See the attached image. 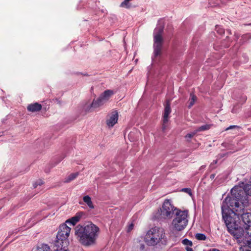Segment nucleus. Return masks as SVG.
<instances>
[{"label": "nucleus", "mask_w": 251, "mask_h": 251, "mask_svg": "<svg viewBox=\"0 0 251 251\" xmlns=\"http://www.w3.org/2000/svg\"><path fill=\"white\" fill-rule=\"evenodd\" d=\"M231 197L226 198L222 205V211L224 220L226 218L231 219L237 218L239 219V215L244 210V204L247 200L244 197L242 187L234 186L231 190Z\"/></svg>", "instance_id": "obj_1"}, {"label": "nucleus", "mask_w": 251, "mask_h": 251, "mask_svg": "<svg viewBox=\"0 0 251 251\" xmlns=\"http://www.w3.org/2000/svg\"><path fill=\"white\" fill-rule=\"evenodd\" d=\"M237 218L231 219L226 218L224 220L228 231L237 240L239 244H243L244 247L240 248V251H251L247 246L251 248V234L248 233V229L245 230L239 226Z\"/></svg>", "instance_id": "obj_2"}, {"label": "nucleus", "mask_w": 251, "mask_h": 251, "mask_svg": "<svg viewBox=\"0 0 251 251\" xmlns=\"http://www.w3.org/2000/svg\"><path fill=\"white\" fill-rule=\"evenodd\" d=\"M75 230L76 239L85 246L95 244L100 232V228L92 223L78 225L75 226Z\"/></svg>", "instance_id": "obj_3"}, {"label": "nucleus", "mask_w": 251, "mask_h": 251, "mask_svg": "<svg viewBox=\"0 0 251 251\" xmlns=\"http://www.w3.org/2000/svg\"><path fill=\"white\" fill-rule=\"evenodd\" d=\"M144 240L148 246H154L166 245L167 239L164 229L155 226L148 231Z\"/></svg>", "instance_id": "obj_4"}, {"label": "nucleus", "mask_w": 251, "mask_h": 251, "mask_svg": "<svg viewBox=\"0 0 251 251\" xmlns=\"http://www.w3.org/2000/svg\"><path fill=\"white\" fill-rule=\"evenodd\" d=\"M188 211L177 209L175 217L172 221L174 229L176 231H181L187 226L188 222Z\"/></svg>", "instance_id": "obj_5"}, {"label": "nucleus", "mask_w": 251, "mask_h": 251, "mask_svg": "<svg viewBox=\"0 0 251 251\" xmlns=\"http://www.w3.org/2000/svg\"><path fill=\"white\" fill-rule=\"evenodd\" d=\"M163 28L159 26L156 28L153 32V57H156L161 54L163 37L162 36Z\"/></svg>", "instance_id": "obj_6"}, {"label": "nucleus", "mask_w": 251, "mask_h": 251, "mask_svg": "<svg viewBox=\"0 0 251 251\" xmlns=\"http://www.w3.org/2000/svg\"><path fill=\"white\" fill-rule=\"evenodd\" d=\"M71 228L64 224L59 227V231L56 235V240L54 244L60 246L62 244L64 246H68L69 245V241L68 238L69 236Z\"/></svg>", "instance_id": "obj_7"}, {"label": "nucleus", "mask_w": 251, "mask_h": 251, "mask_svg": "<svg viewBox=\"0 0 251 251\" xmlns=\"http://www.w3.org/2000/svg\"><path fill=\"white\" fill-rule=\"evenodd\" d=\"M177 209L173 205L169 200H166L162 207L158 210L156 217L158 219H169L172 217L173 211Z\"/></svg>", "instance_id": "obj_8"}, {"label": "nucleus", "mask_w": 251, "mask_h": 251, "mask_svg": "<svg viewBox=\"0 0 251 251\" xmlns=\"http://www.w3.org/2000/svg\"><path fill=\"white\" fill-rule=\"evenodd\" d=\"M115 92L112 90H106L102 93L99 97L92 102V106L99 107L107 102Z\"/></svg>", "instance_id": "obj_9"}, {"label": "nucleus", "mask_w": 251, "mask_h": 251, "mask_svg": "<svg viewBox=\"0 0 251 251\" xmlns=\"http://www.w3.org/2000/svg\"><path fill=\"white\" fill-rule=\"evenodd\" d=\"M118 113L116 110L111 111L108 115L106 121L107 126L110 128L113 127L118 122Z\"/></svg>", "instance_id": "obj_10"}, {"label": "nucleus", "mask_w": 251, "mask_h": 251, "mask_svg": "<svg viewBox=\"0 0 251 251\" xmlns=\"http://www.w3.org/2000/svg\"><path fill=\"white\" fill-rule=\"evenodd\" d=\"M171 109L170 107V103L169 100L167 101L165 105L164 112L163 117V124L162 126V129L164 131L167 126V123L168 122L169 115L171 113Z\"/></svg>", "instance_id": "obj_11"}, {"label": "nucleus", "mask_w": 251, "mask_h": 251, "mask_svg": "<svg viewBox=\"0 0 251 251\" xmlns=\"http://www.w3.org/2000/svg\"><path fill=\"white\" fill-rule=\"evenodd\" d=\"M241 215L243 222L246 225L244 226L245 228L248 229V233L251 234V213H244V211Z\"/></svg>", "instance_id": "obj_12"}, {"label": "nucleus", "mask_w": 251, "mask_h": 251, "mask_svg": "<svg viewBox=\"0 0 251 251\" xmlns=\"http://www.w3.org/2000/svg\"><path fill=\"white\" fill-rule=\"evenodd\" d=\"M42 108V105L38 103H34L28 105L27 107V110L32 112L40 111Z\"/></svg>", "instance_id": "obj_13"}, {"label": "nucleus", "mask_w": 251, "mask_h": 251, "mask_svg": "<svg viewBox=\"0 0 251 251\" xmlns=\"http://www.w3.org/2000/svg\"><path fill=\"white\" fill-rule=\"evenodd\" d=\"M82 215V213H77L75 216L72 217L70 219L67 220L66 223H70L72 226H74L75 224H76V223H77L79 221Z\"/></svg>", "instance_id": "obj_14"}, {"label": "nucleus", "mask_w": 251, "mask_h": 251, "mask_svg": "<svg viewBox=\"0 0 251 251\" xmlns=\"http://www.w3.org/2000/svg\"><path fill=\"white\" fill-rule=\"evenodd\" d=\"M182 243L185 246V249L187 251H193V249L191 248L193 245L191 241L187 239H184L182 241Z\"/></svg>", "instance_id": "obj_15"}, {"label": "nucleus", "mask_w": 251, "mask_h": 251, "mask_svg": "<svg viewBox=\"0 0 251 251\" xmlns=\"http://www.w3.org/2000/svg\"><path fill=\"white\" fill-rule=\"evenodd\" d=\"M84 202L88 205L90 209H94V205L91 200V198L88 195L85 196L83 198Z\"/></svg>", "instance_id": "obj_16"}, {"label": "nucleus", "mask_w": 251, "mask_h": 251, "mask_svg": "<svg viewBox=\"0 0 251 251\" xmlns=\"http://www.w3.org/2000/svg\"><path fill=\"white\" fill-rule=\"evenodd\" d=\"M197 97L194 95L193 94H190V99L188 101V108H191L193 105L195 104L196 101L197 100Z\"/></svg>", "instance_id": "obj_17"}, {"label": "nucleus", "mask_w": 251, "mask_h": 251, "mask_svg": "<svg viewBox=\"0 0 251 251\" xmlns=\"http://www.w3.org/2000/svg\"><path fill=\"white\" fill-rule=\"evenodd\" d=\"M78 175V173H72L66 177L64 179L66 183L70 182L75 179Z\"/></svg>", "instance_id": "obj_18"}, {"label": "nucleus", "mask_w": 251, "mask_h": 251, "mask_svg": "<svg viewBox=\"0 0 251 251\" xmlns=\"http://www.w3.org/2000/svg\"><path fill=\"white\" fill-rule=\"evenodd\" d=\"M242 190L244 192V194L245 193L246 195L251 196V184H247L243 188L242 187Z\"/></svg>", "instance_id": "obj_19"}, {"label": "nucleus", "mask_w": 251, "mask_h": 251, "mask_svg": "<svg viewBox=\"0 0 251 251\" xmlns=\"http://www.w3.org/2000/svg\"><path fill=\"white\" fill-rule=\"evenodd\" d=\"M55 245V247L56 249L54 251H69L66 248L67 246H63L62 244L60 245V246H58L57 245Z\"/></svg>", "instance_id": "obj_20"}, {"label": "nucleus", "mask_w": 251, "mask_h": 251, "mask_svg": "<svg viewBox=\"0 0 251 251\" xmlns=\"http://www.w3.org/2000/svg\"><path fill=\"white\" fill-rule=\"evenodd\" d=\"M131 0H125L123 2H122L120 4V7L128 8L130 7V4L129 3V1Z\"/></svg>", "instance_id": "obj_21"}, {"label": "nucleus", "mask_w": 251, "mask_h": 251, "mask_svg": "<svg viewBox=\"0 0 251 251\" xmlns=\"http://www.w3.org/2000/svg\"><path fill=\"white\" fill-rule=\"evenodd\" d=\"M92 103H86L84 106L83 109L86 112H90L91 111L92 108H96L94 106H92Z\"/></svg>", "instance_id": "obj_22"}, {"label": "nucleus", "mask_w": 251, "mask_h": 251, "mask_svg": "<svg viewBox=\"0 0 251 251\" xmlns=\"http://www.w3.org/2000/svg\"><path fill=\"white\" fill-rule=\"evenodd\" d=\"M38 251H50V249L48 245L43 244L38 249Z\"/></svg>", "instance_id": "obj_23"}, {"label": "nucleus", "mask_w": 251, "mask_h": 251, "mask_svg": "<svg viewBox=\"0 0 251 251\" xmlns=\"http://www.w3.org/2000/svg\"><path fill=\"white\" fill-rule=\"evenodd\" d=\"M209 128H210V126L209 125H203V126H202L199 127L196 130L198 132L207 130V129H209Z\"/></svg>", "instance_id": "obj_24"}, {"label": "nucleus", "mask_w": 251, "mask_h": 251, "mask_svg": "<svg viewBox=\"0 0 251 251\" xmlns=\"http://www.w3.org/2000/svg\"><path fill=\"white\" fill-rule=\"evenodd\" d=\"M195 237L197 240H205L206 239V236L204 234L197 233L195 235Z\"/></svg>", "instance_id": "obj_25"}, {"label": "nucleus", "mask_w": 251, "mask_h": 251, "mask_svg": "<svg viewBox=\"0 0 251 251\" xmlns=\"http://www.w3.org/2000/svg\"><path fill=\"white\" fill-rule=\"evenodd\" d=\"M181 192L188 194L189 196H192L191 189L190 188H184L181 189Z\"/></svg>", "instance_id": "obj_26"}, {"label": "nucleus", "mask_w": 251, "mask_h": 251, "mask_svg": "<svg viewBox=\"0 0 251 251\" xmlns=\"http://www.w3.org/2000/svg\"><path fill=\"white\" fill-rule=\"evenodd\" d=\"M197 133V131H196V130H194V131L191 132V133H188L187 135H186L185 136V138L186 139L187 138H192L196 134V133Z\"/></svg>", "instance_id": "obj_27"}, {"label": "nucleus", "mask_w": 251, "mask_h": 251, "mask_svg": "<svg viewBox=\"0 0 251 251\" xmlns=\"http://www.w3.org/2000/svg\"><path fill=\"white\" fill-rule=\"evenodd\" d=\"M44 184V181L42 180H39L33 184L34 188H37L38 185H41Z\"/></svg>", "instance_id": "obj_28"}, {"label": "nucleus", "mask_w": 251, "mask_h": 251, "mask_svg": "<svg viewBox=\"0 0 251 251\" xmlns=\"http://www.w3.org/2000/svg\"><path fill=\"white\" fill-rule=\"evenodd\" d=\"M133 227H134V225L132 223H131L130 224H129L127 228V231L128 232L131 231L133 228Z\"/></svg>", "instance_id": "obj_29"}, {"label": "nucleus", "mask_w": 251, "mask_h": 251, "mask_svg": "<svg viewBox=\"0 0 251 251\" xmlns=\"http://www.w3.org/2000/svg\"><path fill=\"white\" fill-rule=\"evenodd\" d=\"M238 126H230L229 127H227L225 130H228L229 129H232L234 128H238Z\"/></svg>", "instance_id": "obj_30"}, {"label": "nucleus", "mask_w": 251, "mask_h": 251, "mask_svg": "<svg viewBox=\"0 0 251 251\" xmlns=\"http://www.w3.org/2000/svg\"><path fill=\"white\" fill-rule=\"evenodd\" d=\"M144 248H145V246H144V245H143V244H140V250H144Z\"/></svg>", "instance_id": "obj_31"}, {"label": "nucleus", "mask_w": 251, "mask_h": 251, "mask_svg": "<svg viewBox=\"0 0 251 251\" xmlns=\"http://www.w3.org/2000/svg\"><path fill=\"white\" fill-rule=\"evenodd\" d=\"M215 176V174H211L210 176V178L211 179H213L214 178Z\"/></svg>", "instance_id": "obj_32"}, {"label": "nucleus", "mask_w": 251, "mask_h": 251, "mask_svg": "<svg viewBox=\"0 0 251 251\" xmlns=\"http://www.w3.org/2000/svg\"><path fill=\"white\" fill-rule=\"evenodd\" d=\"M133 132H131L129 133V134H128V137H129V138H131L132 135H133Z\"/></svg>", "instance_id": "obj_33"}, {"label": "nucleus", "mask_w": 251, "mask_h": 251, "mask_svg": "<svg viewBox=\"0 0 251 251\" xmlns=\"http://www.w3.org/2000/svg\"><path fill=\"white\" fill-rule=\"evenodd\" d=\"M232 113H237V111L236 109H235V108H233L232 109Z\"/></svg>", "instance_id": "obj_34"}, {"label": "nucleus", "mask_w": 251, "mask_h": 251, "mask_svg": "<svg viewBox=\"0 0 251 251\" xmlns=\"http://www.w3.org/2000/svg\"><path fill=\"white\" fill-rule=\"evenodd\" d=\"M220 33H222L223 32V30L221 29L220 31H219Z\"/></svg>", "instance_id": "obj_35"}, {"label": "nucleus", "mask_w": 251, "mask_h": 251, "mask_svg": "<svg viewBox=\"0 0 251 251\" xmlns=\"http://www.w3.org/2000/svg\"><path fill=\"white\" fill-rule=\"evenodd\" d=\"M213 163H214V164H216V163H217V160H214V161H213Z\"/></svg>", "instance_id": "obj_36"}]
</instances>
